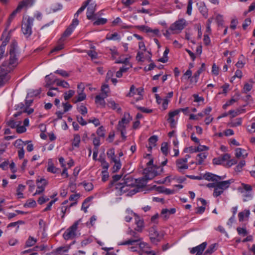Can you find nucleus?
I'll return each mask as SVG.
<instances>
[{"label": "nucleus", "instance_id": "48", "mask_svg": "<svg viewBox=\"0 0 255 255\" xmlns=\"http://www.w3.org/2000/svg\"><path fill=\"white\" fill-rule=\"evenodd\" d=\"M21 122H19L18 124H17V127H16V132L18 133H22L26 131V128L24 126H19L20 125Z\"/></svg>", "mask_w": 255, "mask_h": 255}, {"label": "nucleus", "instance_id": "4", "mask_svg": "<svg viewBox=\"0 0 255 255\" xmlns=\"http://www.w3.org/2000/svg\"><path fill=\"white\" fill-rule=\"evenodd\" d=\"M33 21L34 18L30 17L22 21L21 30L26 37H29L32 34V26Z\"/></svg>", "mask_w": 255, "mask_h": 255}, {"label": "nucleus", "instance_id": "57", "mask_svg": "<svg viewBox=\"0 0 255 255\" xmlns=\"http://www.w3.org/2000/svg\"><path fill=\"white\" fill-rule=\"evenodd\" d=\"M14 145L16 147L18 148L19 149L23 148V141L20 139H18L15 140Z\"/></svg>", "mask_w": 255, "mask_h": 255}, {"label": "nucleus", "instance_id": "41", "mask_svg": "<svg viewBox=\"0 0 255 255\" xmlns=\"http://www.w3.org/2000/svg\"><path fill=\"white\" fill-rule=\"evenodd\" d=\"M96 133L99 137H104L105 136V129L103 126L100 127L97 130Z\"/></svg>", "mask_w": 255, "mask_h": 255}, {"label": "nucleus", "instance_id": "31", "mask_svg": "<svg viewBox=\"0 0 255 255\" xmlns=\"http://www.w3.org/2000/svg\"><path fill=\"white\" fill-rule=\"evenodd\" d=\"M25 186L22 184H19L16 189V194L18 198H23V195L22 191L24 190Z\"/></svg>", "mask_w": 255, "mask_h": 255}, {"label": "nucleus", "instance_id": "8", "mask_svg": "<svg viewBox=\"0 0 255 255\" xmlns=\"http://www.w3.org/2000/svg\"><path fill=\"white\" fill-rule=\"evenodd\" d=\"M176 165L177 170L184 173V170L188 168V165L187 164V158H179L176 161Z\"/></svg>", "mask_w": 255, "mask_h": 255}, {"label": "nucleus", "instance_id": "51", "mask_svg": "<svg viewBox=\"0 0 255 255\" xmlns=\"http://www.w3.org/2000/svg\"><path fill=\"white\" fill-rule=\"evenodd\" d=\"M37 189L36 190L35 193L34 194V195H35L36 194H40L41 193H42L45 190L44 187L40 185V183L37 184Z\"/></svg>", "mask_w": 255, "mask_h": 255}, {"label": "nucleus", "instance_id": "38", "mask_svg": "<svg viewBox=\"0 0 255 255\" xmlns=\"http://www.w3.org/2000/svg\"><path fill=\"white\" fill-rule=\"evenodd\" d=\"M77 110L83 116H85L88 112L87 108L83 105L78 106Z\"/></svg>", "mask_w": 255, "mask_h": 255}, {"label": "nucleus", "instance_id": "34", "mask_svg": "<svg viewBox=\"0 0 255 255\" xmlns=\"http://www.w3.org/2000/svg\"><path fill=\"white\" fill-rule=\"evenodd\" d=\"M107 155L108 157L111 160V161L116 159V155L115 154V149L113 148L108 150L107 152Z\"/></svg>", "mask_w": 255, "mask_h": 255}, {"label": "nucleus", "instance_id": "46", "mask_svg": "<svg viewBox=\"0 0 255 255\" xmlns=\"http://www.w3.org/2000/svg\"><path fill=\"white\" fill-rule=\"evenodd\" d=\"M73 30L74 29L72 27L69 26V27L67 28V29L63 33L62 36L61 37H63V39H64V37H66L69 36L71 34Z\"/></svg>", "mask_w": 255, "mask_h": 255}, {"label": "nucleus", "instance_id": "45", "mask_svg": "<svg viewBox=\"0 0 255 255\" xmlns=\"http://www.w3.org/2000/svg\"><path fill=\"white\" fill-rule=\"evenodd\" d=\"M158 140V137L156 135H152L148 139L149 144L153 146H156V143Z\"/></svg>", "mask_w": 255, "mask_h": 255}, {"label": "nucleus", "instance_id": "35", "mask_svg": "<svg viewBox=\"0 0 255 255\" xmlns=\"http://www.w3.org/2000/svg\"><path fill=\"white\" fill-rule=\"evenodd\" d=\"M250 212L249 210H245L244 211L240 212L238 214L239 221L242 222L244 220V217H248Z\"/></svg>", "mask_w": 255, "mask_h": 255}, {"label": "nucleus", "instance_id": "62", "mask_svg": "<svg viewBox=\"0 0 255 255\" xmlns=\"http://www.w3.org/2000/svg\"><path fill=\"white\" fill-rule=\"evenodd\" d=\"M122 2L126 7H128L134 3L135 0H122Z\"/></svg>", "mask_w": 255, "mask_h": 255}, {"label": "nucleus", "instance_id": "13", "mask_svg": "<svg viewBox=\"0 0 255 255\" xmlns=\"http://www.w3.org/2000/svg\"><path fill=\"white\" fill-rule=\"evenodd\" d=\"M209 147L206 145H199L196 147H193L192 146L189 147L188 148H186L184 149V151L186 152L188 149L190 153H194L196 152H201L205 150H209Z\"/></svg>", "mask_w": 255, "mask_h": 255}, {"label": "nucleus", "instance_id": "43", "mask_svg": "<svg viewBox=\"0 0 255 255\" xmlns=\"http://www.w3.org/2000/svg\"><path fill=\"white\" fill-rule=\"evenodd\" d=\"M136 28L140 31H145L146 33L151 32V28L146 25H137Z\"/></svg>", "mask_w": 255, "mask_h": 255}, {"label": "nucleus", "instance_id": "24", "mask_svg": "<svg viewBox=\"0 0 255 255\" xmlns=\"http://www.w3.org/2000/svg\"><path fill=\"white\" fill-rule=\"evenodd\" d=\"M117 129L121 132L122 137L125 139L126 138V136H125V134L126 133V125L119 122L117 126Z\"/></svg>", "mask_w": 255, "mask_h": 255}, {"label": "nucleus", "instance_id": "30", "mask_svg": "<svg viewBox=\"0 0 255 255\" xmlns=\"http://www.w3.org/2000/svg\"><path fill=\"white\" fill-rule=\"evenodd\" d=\"M112 162H114L115 163V164L113 167V172H117L121 169L122 166V164L120 162V160L116 159V160H113Z\"/></svg>", "mask_w": 255, "mask_h": 255}, {"label": "nucleus", "instance_id": "56", "mask_svg": "<svg viewBox=\"0 0 255 255\" xmlns=\"http://www.w3.org/2000/svg\"><path fill=\"white\" fill-rule=\"evenodd\" d=\"M77 121L80 124L81 126H85L87 125V122H86L82 117L77 115L76 116Z\"/></svg>", "mask_w": 255, "mask_h": 255}, {"label": "nucleus", "instance_id": "33", "mask_svg": "<svg viewBox=\"0 0 255 255\" xmlns=\"http://www.w3.org/2000/svg\"><path fill=\"white\" fill-rule=\"evenodd\" d=\"M75 93V91L72 90H70L68 91L64 92L63 94L64 100L65 101H68L74 95Z\"/></svg>", "mask_w": 255, "mask_h": 255}, {"label": "nucleus", "instance_id": "59", "mask_svg": "<svg viewBox=\"0 0 255 255\" xmlns=\"http://www.w3.org/2000/svg\"><path fill=\"white\" fill-rule=\"evenodd\" d=\"M62 106L64 108V113H66L69 111L72 107V105L69 103H63Z\"/></svg>", "mask_w": 255, "mask_h": 255}, {"label": "nucleus", "instance_id": "28", "mask_svg": "<svg viewBox=\"0 0 255 255\" xmlns=\"http://www.w3.org/2000/svg\"><path fill=\"white\" fill-rule=\"evenodd\" d=\"M86 98V95L83 92H81L78 94V96L72 99V101L74 103H76L84 101Z\"/></svg>", "mask_w": 255, "mask_h": 255}, {"label": "nucleus", "instance_id": "25", "mask_svg": "<svg viewBox=\"0 0 255 255\" xmlns=\"http://www.w3.org/2000/svg\"><path fill=\"white\" fill-rule=\"evenodd\" d=\"M64 40V39H63V37H61L58 41V44L52 49L50 53H52L62 49L64 48V44L63 42Z\"/></svg>", "mask_w": 255, "mask_h": 255}, {"label": "nucleus", "instance_id": "55", "mask_svg": "<svg viewBox=\"0 0 255 255\" xmlns=\"http://www.w3.org/2000/svg\"><path fill=\"white\" fill-rule=\"evenodd\" d=\"M237 230L238 233L239 235H243V236H245L247 235V234H248V232L245 228L238 227V228H237Z\"/></svg>", "mask_w": 255, "mask_h": 255}, {"label": "nucleus", "instance_id": "37", "mask_svg": "<svg viewBox=\"0 0 255 255\" xmlns=\"http://www.w3.org/2000/svg\"><path fill=\"white\" fill-rule=\"evenodd\" d=\"M36 240L32 237H29L25 243L26 247H30L35 245Z\"/></svg>", "mask_w": 255, "mask_h": 255}, {"label": "nucleus", "instance_id": "17", "mask_svg": "<svg viewBox=\"0 0 255 255\" xmlns=\"http://www.w3.org/2000/svg\"><path fill=\"white\" fill-rule=\"evenodd\" d=\"M248 154L246 152V150L241 148H237L236 149V157L238 158H240L242 157L243 158H245L247 157Z\"/></svg>", "mask_w": 255, "mask_h": 255}, {"label": "nucleus", "instance_id": "32", "mask_svg": "<svg viewBox=\"0 0 255 255\" xmlns=\"http://www.w3.org/2000/svg\"><path fill=\"white\" fill-rule=\"evenodd\" d=\"M81 141L80 136L78 134H75L74 135V139L72 142V146L76 147H79V143Z\"/></svg>", "mask_w": 255, "mask_h": 255}, {"label": "nucleus", "instance_id": "54", "mask_svg": "<svg viewBox=\"0 0 255 255\" xmlns=\"http://www.w3.org/2000/svg\"><path fill=\"white\" fill-rule=\"evenodd\" d=\"M40 183V185L44 187L45 188L46 185L48 184V181L44 178H41L40 179H37L36 180V184Z\"/></svg>", "mask_w": 255, "mask_h": 255}, {"label": "nucleus", "instance_id": "23", "mask_svg": "<svg viewBox=\"0 0 255 255\" xmlns=\"http://www.w3.org/2000/svg\"><path fill=\"white\" fill-rule=\"evenodd\" d=\"M53 83H55L57 86H61L64 88H69L70 87L68 83L64 80H60L59 79L55 78L53 80Z\"/></svg>", "mask_w": 255, "mask_h": 255}, {"label": "nucleus", "instance_id": "2", "mask_svg": "<svg viewBox=\"0 0 255 255\" xmlns=\"http://www.w3.org/2000/svg\"><path fill=\"white\" fill-rule=\"evenodd\" d=\"M232 183L231 180L226 181L218 180L216 181V188L214 190L213 195L215 197H217L223 193L224 191L228 189L230 184Z\"/></svg>", "mask_w": 255, "mask_h": 255}, {"label": "nucleus", "instance_id": "21", "mask_svg": "<svg viewBox=\"0 0 255 255\" xmlns=\"http://www.w3.org/2000/svg\"><path fill=\"white\" fill-rule=\"evenodd\" d=\"M108 96L107 94H103L102 96L100 95H97L95 97V103L97 104H99L100 106L103 107L105 106V101L104 100L105 98H106Z\"/></svg>", "mask_w": 255, "mask_h": 255}, {"label": "nucleus", "instance_id": "11", "mask_svg": "<svg viewBox=\"0 0 255 255\" xmlns=\"http://www.w3.org/2000/svg\"><path fill=\"white\" fill-rule=\"evenodd\" d=\"M207 244L206 242H204L196 247L193 248L190 251L191 254H194L197 252L196 255H201L203 252L206 247Z\"/></svg>", "mask_w": 255, "mask_h": 255}, {"label": "nucleus", "instance_id": "27", "mask_svg": "<svg viewBox=\"0 0 255 255\" xmlns=\"http://www.w3.org/2000/svg\"><path fill=\"white\" fill-rule=\"evenodd\" d=\"M91 0H87L85 1H84L82 6L77 10V11L74 14V17H78L79 14L84 10L85 8L89 4Z\"/></svg>", "mask_w": 255, "mask_h": 255}, {"label": "nucleus", "instance_id": "9", "mask_svg": "<svg viewBox=\"0 0 255 255\" xmlns=\"http://www.w3.org/2000/svg\"><path fill=\"white\" fill-rule=\"evenodd\" d=\"M203 179L208 181H217L222 180L226 178V176H218L210 172H206L202 176Z\"/></svg>", "mask_w": 255, "mask_h": 255}, {"label": "nucleus", "instance_id": "63", "mask_svg": "<svg viewBox=\"0 0 255 255\" xmlns=\"http://www.w3.org/2000/svg\"><path fill=\"white\" fill-rule=\"evenodd\" d=\"M57 200V198H55L54 200H51L47 205V207L43 210L44 212L50 211L52 205Z\"/></svg>", "mask_w": 255, "mask_h": 255}, {"label": "nucleus", "instance_id": "39", "mask_svg": "<svg viewBox=\"0 0 255 255\" xmlns=\"http://www.w3.org/2000/svg\"><path fill=\"white\" fill-rule=\"evenodd\" d=\"M161 150L165 156H167L168 154V147L167 142H163L161 144Z\"/></svg>", "mask_w": 255, "mask_h": 255}, {"label": "nucleus", "instance_id": "44", "mask_svg": "<svg viewBox=\"0 0 255 255\" xmlns=\"http://www.w3.org/2000/svg\"><path fill=\"white\" fill-rule=\"evenodd\" d=\"M82 184L84 187L85 190L87 191H90L93 189V185L91 182L87 183L84 181L82 183Z\"/></svg>", "mask_w": 255, "mask_h": 255}, {"label": "nucleus", "instance_id": "12", "mask_svg": "<svg viewBox=\"0 0 255 255\" xmlns=\"http://www.w3.org/2000/svg\"><path fill=\"white\" fill-rule=\"evenodd\" d=\"M205 70V64L203 63L201 65V67L195 72L192 77L191 79H190V82L191 83H196L199 79V77L201 73Z\"/></svg>", "mask_w": 255, "mask_h": 255}, {"label": "nucleus", "instance_id": "16", "mask_svg": "<svg viewBox=\"0 0 255 255\" xmlns=\"http://www.w3.org/2000/svg\"><path fill=\"white\" fill-rule=\"evenodd\" d=\"M144 174H145L143 179L147 181V180H151L155 176L158 175V173L156 172H151L149 171L148 169L145 168L144 169L143 171Z\"/></svg>", "mask_w": 255, "mask_h": 255}, {"label": "nucleus", "instance_id": "3", "mask_svg": "<svg viewBox=\"0 0 255 255\" xmlns=\"http://www.w3.org/2000/svg\"><path fill=\"white\" fill-rule=\"evenodd\" d=\"M129 231L128 234H129L132 238L128 241L124 242L120 244L121 245H134L135 244L138 245L140 247L141 245V239L139 237V235L135 231L129 228Z\"/></svg>", "mask_w": 255, "mask_h": 255}, {"label": "nucleus", "instance_id": "52", "mask_svg": "<svg viewBox=\"0 0 255 255\" xmlns=\"http://www.w3.org/2000/svg\"><path fill=\"white\" fill-rule=\"evenodd\" d=\"M246 162L244 160H241L239 164L235 167V171L240 172L242 170L243 167L245 165Z\"/></svg>", "mask_w": 255, "mask_h": 255}, {"label": "nucleus", "instance_id": "7", "mask_svg": "<svg viewBox=\"0 0 255 255\" xmlns=\"http://www.w3.org/2000/svg\"><path fill=\"white\" fill-rule=\"evenodd\" d=\"M150 240L152 243L157 244L159 242L163 237L158 233L157 227L153 226L150 228L148 230Z\"/></svg>", "mask_w": 255, "mask_h": 255}, {"label": "nucleus", "instance_id": "6", "mask_svg": "<svg viewBox=\"0 0 255 255\" xmlns=\"http://www.w3.org/2000/svg\"><path fill=\"white\" fill-rule=\"evenodd\" d=\"M186 25V21L184 19L182 18L176 21L174 23L172 24L169 30L172 31V34L179 33L182 29L184 28Z\"/></svg>", "mask_w": 255, "mask_h": 255}, {"label": "nucleus", "instance_id": "5", "mask_svg": "<svg viewBox=\"0 0 255 255\" xmlns=\"http://www.w3.org/2000/svg\"><path fill=\"white\" fill-rule=\"evenodd\" d=\"M81 219L76 221L71 227L68 228L63 234L64 239L66 240L74 239L76 236V231L78 226Z\"/></svg>", "mask_w": 255, "mask_h": 255}, {"label": "nucleus", "instance_id": "26", "mask_svg": "<svg viewBox=\"0 0 255 255\" xmlns=\"http://www.w3.org/2000/svg\"><path fill=\"white\" fill-rule=\"evenodd\" d=\"M176 209L175 208H171L170 210L167 209H163L161 211V214L164 215V218L167 219L168 216L171 214H173L175 213Z\"/></svg>", "mask_w": 255, "mask_h": 255}, {"label": "nucleus", "instance_id": "20", "mask_svg": "<svg viewBox=\"0 0 255 255\" xmlns=\"http://www.w3.org/2000/svg\"><path fill=\"white\" fill-rule=\"evenodd\" d=\"M6 30H4L2 33V36L4 37V39L2 42V44H1V47L6 46L11 38V34L10 33H11V30H10L7 34L6 33Z\"/></svg>", "mask_w": 255, "mask_h": 255}, {"label": "nucleus", "instance_id": "29", "mask_svg": "<svg viewBox=\"0 0 255 255\" xmlns=\"http://www.w3.org/2000/svg\"><path fill=\"white\" fill-rule=\"evenodd\" d=\"M132 118L130 117L129 114L128 113H125L124 114V117L122 119L121 121L119 122L122 124L126 125L128 124L129 122L131 120Z\"/></svg>", "mask_w": 255, "mask_h": 255}, {"label": "nucleus", "instance_id": "64", "mask_svg": "<svg viewBox=\"0 0 255 255\" xmlns=\"http://www.w3.org/2000/svg\"><path fill=\"white\" fill-rule=\"evenodd\" d=\"M7 125L8 126L12 128H14L17 127V123L14 122L13 120H10L7 122Z\"/></svg>", "mask_w": 255, "mask_h": 255}, {"label": "nucleus", "instance_id": "19", "mask_svg": "<svg viewBox=\"0 0 255 255\" xmlns=\"http://www.w3.org/2000/svg\"><path fill=\"white\" fill-rule=\"evenodd\" d=\"M197 5L198 6V9L200 13L203 16L207 18L208 16V9L205 4L204 3H197Z\"/></svg>", "mask_w": 255, "mask_h": 255}, {"label": "nucleus", "instance_id": "50", "mask_svg": "<svg viewBox=\"0 0 255 255\" xmlns=\"http://www.w3.org/2000/svg\"><path fill=\"white\" fill-rule=\"evenodd\" d=\"M192 0H189L188 1L187 7V11L186 13L188 15H191L192 13Z\"/></svg>", "mask_w": 255, "mask_h": 255}, {"label": "nucleus", "instance_id": "10", "mask_svg": "<svg viewBox=\"0 0 255 255\" xmlns=\"http://www.w3.org/2000/svg\"><path fill=\"white\" fill-rule=\"evenodd\" d=\"M133 215L135 217V224L136 225V227L134 228V230L138 232H141L144 228L143 220L140 219L135 213H133Z\"/></svg>", "mask_w": 255, "mask_h": 255}, {"label": "nucleus", "instance_id": "36", "mask_svg": "<svg viewBox=\"0 0 255 255\" xmlns=\"http://www.w3.org/2000/svg\"><path fill=\"white\" fill-rule=\"evenodd\" d=\"M36 203L35 201L32 199H28L26 203L24 204V207H28V208H34L36 207Z\"/></svg>", "mask_w": 255, "mask_h": 255}, {"label": "nucleus", "instance_id": "22", "mask_svg": "<svg viewBox=\"0 0 255 255\" xmlns=\"http://www.w3.org/2000/svg\"><path fill=\"white\" fill-rule=\"evenodd\" d=\"M208 153L206 152L200 153L197 154L196 160L198 161L196 163V165H201L203 163L205 159L207 158Z\"/></svg>", "mask_w": 255, "mask_h": 255}, {"label": "nucleus", "instance_id": "47", "mask_svg": "<svg viewBox=\"0 0 255 255\" xmlns=\"http://www.w3.org/2000/svg\"><path fill=\"white\" fill-rule=\"evenodd\" d=\"M107 22V19L104 18H100L94 22V25H103Z\"/></svg>", "mask_w": 255, "mask_h": 255}, {"label": "nucleus", "instance_id": "15", "mask_svg": "<svg viewBox=\"0 0 255 255\" xmlns=\"http://www.w3.org/2000/svg\"><path fill=\"white\" fill-rule=\"evenodd\" d=\"M96 4L94 3H91L87 8V17L88 19L93 18L94 14L96 10Z\"/></svg>", "mask_w": 255, "mask_h": 255}, {"label": "nucleus", "instance_id": "49", "mask_svg": "<svg viewBox=\"0 0 255 255\" xmlns=\"http://www.w3.org/2000/svg\"><path fill=\"white\" fill-rule=\"evenodd\" d=\"M55 73L59 74L61 76L63 77H68L69 76V74L66 71L63 70H57L54 72Z\"/></svg>", "mask_w": 255, "mask_h": 255}, {"label": "nucleus", "instance_id": "1", "mask_svg": "<svg viewBox=\"0 0 255 255\" xmlns=\"http://www.w3.org/2000/svg\"><path fill=\"white\" fill-rule=\"evenodd\" d=\"M9 55V60L4 61L1 65V87L8 83L10 79L9 73L18 63L19 56L17 42L12 39L8 47L7 54Z\"/></svg>", "mask_w": 255, "mask_h": 255}, {"label": "nucleus", "instance_id": "61", "mask_svg": "<svg viewBox=\"0 0 255 255\" xmlns=\"http://www.w3.org/2000/svg\"><path fill=\"white\" fill-rule=\"evenodd\" d=\"M219 68L215 63L212 65V73L215 75H218L219 74Z\"/></svg>", "mask_w": 255, "mask_h": 255}, {"label": "nucleus", "instance_id": "18", "mask_svg": "<svg viewBox=\"0 0 255 255\" xmlns=\"http://www.w3.org/2000/svg\"><path fill=\"white\" fill-rule=\"evenodd\" d=\"M116 188L119 189L121 192H126L128 191L129 186L125 181L122 183H119L116 184Z\"/></svg>", "mask_w": 255, "mask_h": 255}, {"label": "nucleus", "instance_id": "42", "mask_svg": "<svg viewBox=\"0 0 255 255\" xmlns=\"http://www.w3.org/2000/svg\"><path fill=\"white\" fill-rule=\"evenodd\" d=\"M34 0H24L20 2L18 5L22 6L23 8L24 6H27L28 5L31 6Z\"/></svg>", "mask_w": 255, "mask_h": 255}, {"label": "nucleus", "instance_id": "58", "mask_svg": "<svg viewBox=\"0 0 255 255\" xmlns=\"http://www.w3.org/2000/svg\"><path fill=\"white\" fill-rule=\"evenodd\" d=\"M116 63H123L129 66V67H131V65L130 64L129 61V58H126L124 60H119L116 61Z\"/></svg>", "mask_w": 255, "mask_h": 255}, {"label": "nucleus", "instance_id": "53", "mask_svg": "<svg viewBox=\"0 0 255 255\" xmlns=\"http://www.w3.org/2000/svg\"><path fill=\"white\" fill-rule=\"evenodd\" d=\"M87 54L92 59H97L98 57V53L95 50H89L87 52Z\"/></svg>", "mask_w": 255, "mask_h": 255}, {"label": "nucleus", "instance_id": "60", "mask_svg": "<svg viewBox=\"0 0 255 255\" xmlns=\"http://www.w3.org/2000/svg\"><path fill=\"white\" fill-rule=\"evenodd\" d=\"M136 89L134 85H131L129 93L127 95V97H132L135 94Z\"/></svg>", "mask_w": 255, "mask_h": 255}, {"label": "nucleus", "instance_id": "40", "mask_svg": "<svg viewBox=\"0 0 255 255\" xmlns=\"http://www.w3.org/2000/svg\"><path fill=\"white\" fill-rule=\"evenodd\" d=\"M216 244H212L210 245L208 249L205 252L204 255H207L208 254H211L212 253H214L216 251Z\"/></svg>", "mask_w": 255, "mask_h": 255}, {"label": "nucleus", "instance_id": "14", "mask_svg": "<svg viewBox=\"0 0 255 255\" xmlns=\"http://www.w3.org/2000/svg\"><path fill=\"white\" fill-rule=\"evenodd\" d=\"M22 6L18 5L16 8L14 10H13V12L10 14V15L7 19V22H6V25L5 30H7V28L10 25L11 22L13 19V18L15 17L16 14L18 12H19L22 9Z\"/></svg>", "mask_w": 255, "mask_h": 255}]
</instances>
